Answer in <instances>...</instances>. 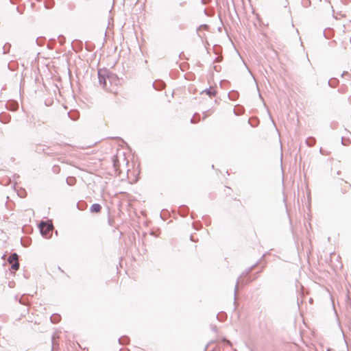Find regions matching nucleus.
<instances>
[{"instance_id":"nucleus-1","label":"nucleus","mask_w":351,"mask_h":351,"mask_svg":"<svg viewBox=\"0 0 351 351\" xmlns=\"http://www.w3.org/2000/svg\"><path fill=\"white\" fill-rule=\"evenodd\" d=\"M39 228L41 234L45 237H47L49 234L52 232L53 225L47 222H41Z\"/></svg>"},{"instance_id":"nucleus-2","label":"nucleus","mask_w":351,"mask_h":351,"mask_svg":"<svg viewBox=\"0 0 351 351\" xmlns=\"http://www.w3.org/2000/svg\"><path fill=\"white\" fill-rule=\"evenodd\" d=\"M8 263L14 270H17L19 267L18 255L16 253L12 254L8 259Z\"/></svg>"},{"instance_id":"nucleus-3","label":"nucleus","mask_w":351,"mask_h":351,"mask_svg":"<svg viewBox=\"0 0 351 351\" xmlns=\"http://www.w3.org/2000/svg\"><path fill=\"white\" fill-rule=\"evenodd\" d=\"M101 206L99 204H93L90 208V211L93 213H98L101 210Z\"/></svg>"},{"instance_id":"nucleus-4","label":"nucleus","mask_w":351,"mask_h":351,"mask_svg":"<svg viewBox=\"0 0 351 351\" xmlns=\"http://www.w3.org/2000/svg\"><path fill=\"white\" fill-rule=\"evenodd\" d=\"M202 93H206L209 97L215 96L217 93V91L215 88L210 87L208 89H206L202 92Z\"/></svg>"},{"instance_id":"nucleus-5","label":"nucleus","mask_w":351,"mask_h":351,"mask_svg":"<svg viewBox=\"0 0 351 351\" xmlns=\"http://www.w3.org/2000/svg\"><path fill=\"white\" fill-rule=\"evenodd\" d=\"M99 83L103 85L104 87L106 86V79L104 76H101L100 73H99Z\"/></svg>"}]
</instances>
